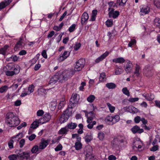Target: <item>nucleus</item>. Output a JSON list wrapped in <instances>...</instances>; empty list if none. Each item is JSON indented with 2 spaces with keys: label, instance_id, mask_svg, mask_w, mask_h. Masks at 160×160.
Returning <instances> with one entry per match:
<instances>
[{
  "label": "nucleus",
  "instance_id": "nucleus-3",
  "mask_svg": "<svg viewBox=\"0 0 160 160\" xmlns=\"http://www.w3.org/2000/svg\"><path fill=\"white\" fill-rule=\"evenodd\" d=\"M73 107L68 105V108L61 114L59 118V121L61 123H64L68 121L72 113V109Z\"/></svg>",
  "mask_w": 160,
  "mask_h": 160
},
{
  "label": "nucleus",
  "instance_id": "nucleus-24",
  "mask_svg": "<svg viewBox=\"0 0 160 160\" xmlns=\"http://www.w3.org/2000/svg\"><path fill=\"white\" fill-rule=\"evenodd\" d=\"M148 101H151L153 100L154 98V95L151 93H147L143 96Z\"/></svg>",
  "mask_w": 160,
  "mask_h": 160
},
{
  "label": "nucleus",
  "instance_id": "nucleus-37",
  "mask_svg": "<svg viewBox=\"0 0 160 160\" xmlns=\"http://www.w3.org/2000/svg\"><path fill=\"white\" fill-rule=\"evenodd\" d=\"M8 89V87L6 85L2 86L0 88V93H3L6 92Z\"/></svg>",
  "mask_w": 160,
  "mask_h": 160
},
{
  "label": "nucleus",
  "instance_id": "nucleus-62",
  "mask_svg": "<svg viewBox=\"0 0 160 160\" xmlns=\"http://www.w3.org/2000/svg\"><path fill=\"white\" fill-rule=\"evenodd\" d=\"M56 102H53L51 105V109L52 111H53L56 109Z\"/></svg>",
  "mask_w": 160,
  "mask_h": 160
},
{
  "label": "nucleus",
  "instance_id": "nucleus-14",
  "mask_svg": "<svg viewBox=\"0 0 160 160\" xmlns=\"http://www.w3.org/2000/svg\"><path fill=\"white\" fill-rule=\"evenodd\" d=\"M131 131L134 134L136 133L141 134L144 132L143 129L140 128L139 127L136 125L132 127L131 129Z\"/></svg>",
  "mask_w": 160,
  "mask_h": 160
},
{
  "label": "nucleus",
  "instance_id": "nucleus-38",
  "mask_svg": "<svg viewBox=\"0 0 160 160\" xmlns=\"http://www.w3.org/2000/svg\"><path fill=\"white\" fill-rule=\"evenodd\" d=\"M113 122L112 124L115 123L119 121L120 119V117L118 115H116L114 116H112Z\"/></svg>",
  "mask_w": 160,
  "mask_h": 160
},
{
  "label": "nucleus",
  "instance_id": "nucleus-60",
  "mask_svg": "<svg viewBox=\"0 0 160 160\" xmlns=\"http://www.w3.org/2000/svg\"><path fill=\"white\" fill-rule=\"evenodd\" d=\"M95 117L94 116H88L87 122L88 123H90L92 122V120Z\"/></svg>",
  "mask_w": 160,
  "mask_h": 160
},
{
  "label": "nucleus",
  "instance_id": "nucleus-21",
  "mask_svg": "<svg viewBox=\"0 0 160 160\" xmlns=\"http://www.w3.org/2000/svg\"><path fill=\"white\" fill-rule=\"evenodd\" d=\"M133 67V65L131 61H128L125 67V70L127 73L130 72Z\"/></svg>",
  "mask_w": 160,
  "mask_h": 160
},
{
  "label": "nucleus",
  "instance_id": "nucleus-43",
  "mask_svg": "<svg viewBox=\"0 0 160 160\" xmlns=\"http://www.w3.org/2000/svg\"><path fill=\"white\" fill-rule=\"evenodd\" d=\"M105 24L108 27H111L113 24L112 21L111 19H108L106 22Z\"/></svg>",
  "mask_w": 160,
  "mask_h": 160
},
{
  "label": "nucleus",
  "instance_id": "nucleus-28",
  "mask_svg": "<svg viewBox=\"0 0 160 160\" xmlns=\"http://www.w3.org/2000/svg\"><path fill=\"white\" fill-rule=\"evenodd\" d=\"M106 75L105 72H102L100 74L99 82H103L106 80Z\"/></svg>",
  "mask_w": 160,
  "mask_h": 160
},
{
  "label": "nucleus",
  "instance_id": "nucleus-18",
  "mask_svg": "<svg viewBox=\"0 0 160 160\" xmlns=\"http://www.w3.org/2000/svg\"><path fill=\"white\" fill-rule=\"evenodd\" d=\"M12 1V0H4L0 3V11L9 5Z\"/></svg>",
  "mask_w": 160,
  "mask_h": 160
},
{
  "label": "nucleus",
  "instance_id": "nucleus-32",
  "mask_svg": "<svg viewBox=\"0 0 160 160\" xmlns=\"http://www.w3.org/2000/svg\"><path fill=\"white\" fill-rule=\"evenodd\" d=\"M92 139V137L90 133H87L85 136V141L87 143L89 142Z\"/></svg>",
  "mask_w": 160,
  "mask_h": 160
},
{
  "label": "nucleus",
  "instance_id": "nucleus-56",
  "mask_svg": "<svg viewBox=\"0 0 160 160\" xmlns=\"http://www.w3.org/2000/svg\"><path fill=\"white\" fill-rule=\"evenodd\" d=\"M44 113V112L42 110H39L37 112V115L38 116H42Z\"/></svg>",
  "mask_w": 160,
  "mask_h": 160
},
{
  "label": "nucleus",
  "instance_id": "nucleus-20",
  "mask_svg": "<svg viewBox=\"0 0 160 160\" xmlns=\"http://www.w3.org/2000/svg\"><path fill=\"white\" fill-rule=\"evenodd\" d=\"M58 73H57L55 74L49 80V84L55 83L58 80H59V77L58 76Z\"/></svg>",
  "mask_w": 160,
  "mask_h": 160
},
{
  "label": "nucleus",
  "instance_id": "nucleus-8",
  "mask_svg": "<svg viewBox=\"0 0 160 160\" xmlns=\"http://www.w3.org/2000/svg\"><path fill=\"white\" fill-rule=\"evenodd\" d=\"M124 137L122 136L118 135L116 138H115L112 142V145L113 148L117 147L118 148V143H117V142H118L122 143L123 142Z\"/></svg>",
  "mask_w": 160,
  "mask_h": 160
},
{
  "label": "nucleus",
  "instance_id": "nucleus-41",
  "mask_svg": "<svg viewBox=\"0 0 160 160\" xmlns=\"http://www.w3.org/2000/svg\"><path fill=\"white\" fill-rule=\"evenodd\" d=\"M123 72V70L121 68H117L115 69V73L116 75L121 74Z\"/></svg>",
  "mask_w": 160,
  "mask_h": 160
},
{
  "label": "nucleus",
  "instance_id": "nucleus-42",
  "mask_svg": "<svg viewBox=\"0 0 160 160\" xmlns=\"http://www.w3.org/2000/svg\"><path fill=\"white\" fill-rule=\"evenodd\" d=\"M105 137V134L102 132H100L98 134V138L100 140H102Z\"/></svg>",
  "mask_w": 160,
  "mask_h": 160
},
{
  "label": "nucleus",
  "instance_id": "nucleus-2",
  "mask_svg": "<svg viewBox=\"0 0 160 160\" xmlns=\"http://www.w3.org/2000/svg\"><path fill=\"white\" fill-rule=\"evenodd\" d=\"M30 156V151H28L23 152L21 153L18 152L17 154H13L8 156L9 160H16L18 158V160H27L29 158Z\"/></svg>",
  "mask_w": 160,
  "mask_h": 160
},
{
  "label": "nucleus",
  "instance_id": "nucleus-53",
  "mask_svg": "<svg viewBox=\"0 0 160 160\" xmlns=\"http://www.w3.org/2000/svg\"><path fill=\"white\" fill-rule=\"evenodd\" d=\"M25 143V140L24 139H21L19 141V146L21 148H22L24 146Z\"/></svg>",
  "mask_w": 160,
  "mask_h": 160
},
{
  "label": "nucleus",
  "instance_id": "nucleus-16",
  "mask_svg": "<svg viewBox=\"0 0 160 160\" xmlns=\"http://www.w3.org/2000/svg\"><path fill=\"white\" fill-rule=\"evenodd\" d=\"M39 123H40L39 122V119L38 121L37 120L33 122L31 124V127L28 130V134H29L32 133V131H31L32 129H36L38 127Z\"/></svg>",
  "mask_w": 160,
  "mask_h": 160
},
{
  "label": "nucleus",
  "instance_id": "nucleus-51",
  "mask_svg": "<svg viewBox=\"0 0 160 160\" xmlns=\"http://www.w3.org/2000/svg\"><path fill=\"white\" fill-rule=\"evenodd\" d=\"M34 88V86L33 85L31 84L29 86L28 90L29 93H31L33 92Z\"/></svg>",
  "mask_w": 160,
  "mask_h": 160
},
{
  "label": "nucleus",
  "instance_id": "nucleus-48",
  "mask_svg": "<svg viewBox=\"0 0 160 160\" xmlns=\"http://www.w3.org/2000/svg\"><path fill=\"white\" fill-rule=\"evenodd\" d=\"M136 41L134 39H131V41L128 43V45L129 47H132V46L136 44Z\"/></svg>",
  "mask_w": 160,
  "mask_h": 160
},
{
  "label": "nucleus",
  "instance_id": "nucleus-47",
  "mask_svg": "<svg viewBox=\"0 0 160 160\" xmlns=\"http://www.w3.org/2000/svg\"><path fill=\"white\" fill-rule=\"evenodd\" d=\"M76 25L75 24H72L68 29V31L70 32H73L75 29Z\"/></svg>",
  "mask_w": 160,
  "mask_h": 160
},
{
  "label": "nucleus",
  "instance_id": "nucleus-23",
  "mask_svg": "<svg viewBox=\"0 0 160 160\" xmlns=\"http://www.w3.org/2000/svg\"><path fill=\"white\" fill-rule=\"evenodd\" d=\"M8 48V45H6L3 47L1 48L0 49V54H1L4 56H5Z\"/></svg>",
  "mask_w": 160,
  "mask_h": 160
},
{
  "label": "nucleus",
  "instance_id": "nucleus-25",
  "mask_svg": "<svg viewBox=\"0 0 160 160\" xmlns=\"http://www.w3.org/2000/svg\"><path fill=\"white\" fill-rule=\"evenodd\" d=\"M70 53L68 51H65L61 56H60V59H62V61H63L66 59L70 55Z\"/></svg>",
  "mask_w": 160,
  "mask_h": 160
},
{
  "label": "nucleus",
  "instance_id": "nucleus-26",
  "mask_svg": "<svg viewBox=\"0 0 160 160\" xmlns=\"http://www.w3.org/2000/svg\"><path fill=\"white\" fill-rule=\"evenodd\" d=\"M98 11L96 9H94L92 11V15L90 20V21H94L95 20Z\"/></svg>",
  "mask_w": 160,
  "mask_h": 160
},
{
  "label": "nucleus",
  "instance_id": "nucleus-27",
  "mask_svg": "<svg viewBox=\"0 0 160 160\" xmlns=\"http://www.w3.org/2000/svg\"><path fill=\"white\" fill-rule=\"evenodd\" d=\"M125 61V60L123 58L120 57L114 59L112 60V62H113L116 63H124Z\"/></svg>",
  "mask_w": 160,
  "mask_h": 160
},
{
  "label": "nucleus",
  "instance_id": "nucleus-44",
  "mask_svg": "<svg viewBox=\"0 0 160 160\" xmlns=\"http://www.w3.org/2000/svg\"><path fill=\"white\" fill-rule=\"evenodd\" d=\"M154 5L158 8L160 9V0H153Z\"/></svg>",
  "mask_w": 160,
  "mask_h": 160
},
{
  "label": "nucleus",
  "instance_id": "nucleus-40",
  "mask_svg": "<svg viewBox=\"0 0 160 160\" xmlns=\"http://www.w3.org/2000/svg\"><path fill=\"white\" fill-rule=\"evenodd\" d=\"M95 99L94 95H91L87 98V100L89 102H92Z\"/></svg>",
  "mask_w": 160,
  "mask_h": 160
},
{
  "label": "nucleus",
  "instance_id": "nucleus-52",
  "mask_svg": "<svg viewBox=\"0 0 160 160\" xmlns=\"http://www.w3.org/2000/svg\"><path fill=\"white\" fill-rule=\"evenodd\" d=\"M22 133H19L16 136H14L12 138V139L16 138L18 139H20L22 137Z\"/></svg>",
  "mask_w": 160,
  "mask_h": 160
},
{
  "label": "nucleus",
  "instance_id": "nucleus-36",
  "mask_svg": "<svg viewBox=\"0 0 160 160\" xmlns=\"http://www.w3.org/2000/svg\"><path fill=\"white\" fill-rule=\"evenodd\" d=\"M82 147V144L81 142H76L75 144L74 147L76 150H80Z\"/></svg>",
  "mask_w": 160,
  "mask_h": 160
},
{
  "label": "nucleus",
  "instance_id": "nucleus-4",
  "mask_svg": "<svg viewBox=\"0 0 160 160\" xmlns=\"http://www.w3.org/2000/svg\"><path fill=\"white\" fill-rule=\"evenodd\" d=\"M7 69L10 71H7L5 72L6 75L8 76H12L17 74L20 70V67L18 65L9 64L7 66Z\"/></svg>",
  "mask_w": 160,
  "mask_h": 160
},
{
  "label": "nucleus",
  "instance_id": "nucleus-34",
  "mask_svg": "<svg viewBox=\"0 0 160 160\" xmlns=\"http://www.w3.org/2000/svg\"><path fill=\"white\" fill-rule=\"evenodd\" d=\"M39 147L37 145L34 146L31 149V152L32 153H36L39 151Z\"/></svg>",
  "mask_w": 160,
  "mask_h": 160
},
{
  "label": "nucleus",
  "instance_id": "nucleus-39",
  "mask_svg": "<svg viewBox=\"0 0 160 160\" xmlns=\"http://www.w3.org/2000/svg\"><path fill=\"white\" fill-rule=\"evenodd\" d=\"M128 0H117V3H118L119 6H124Z\"/></svg>",
  "mask_w": 160,
  "mask_h": 160
},
{
  "label": "nucleus",
  "instance_id": "nucleus-12",
  "mask_svg": "<svg viewBox=\"0 0 160 160\" xmlns=\"http://www.w3.org/2000/svg\"><path fill=\"white\" fill-rule=\"evenodd\" d=\"M50 141V139L45 140V138H42L41 139V142L39 144V149L41 150L45 149L49 144Z\"/></svg>",
  "mask_w": 160,
  "mask_h": 160
},
{
  "label": "nucleus",
  "instance_id": "nucleus-22",
  "mask_svg": "<svg viewBox=\"0 0 160 160\" xmlns=\"http://www.w3.org/2000/svg\"><path fill=\"white\" fill-rule=\"evenodd\" d=\"M66 104L65 99L64 98H62L60 101L58 106V109L61 110L63 108Z\"/></svg>",
  "mask_w": 160,
  "mask_h": 160
},
{
  "label": "nucleus",
  "instance_id": "nucleus-6",
  "mask_svg": "<svg viewBox=\"0 0 160 160\" xmlns=\"http://www.w3.org/2000/svg\"><path fill=\"white\" fill-rule=\"evenodd\" d=\"M79 96L77 93H73L71 98L69 100L68 105L71 106V107L74 108L77 106L78 104Z\"/></svg>",
  "mask_w": 160,
  "mask_h": 160
},
{
  "label": "nucleus",
  "instance_id": "nucleus-45",
  "mask_svg": "<svg viewBox=\"0 0 160 160\" xmlns=\"http://www.w3.org/2000/svg\"><path fill=\"white\" fill-rule=\"evenodd\" d=\"M122 91L123 93L124 94L127 95L128 96H129L130 93L127 88H123L122 89Z\"/></svg>",
  "mask_w": 160,
  "mask_h": 160
},
{
  "label": "nucleus",
  "instance_id": "nucleus-46",
  "mask_svg": "<svg viewBox=\"0 0 160 160\" xmlns=\"http://www.w3.org/2000/svg\"><path fill=\"white\" fill-rule=\"evenodd\" d=\"M39 55H40L39 54H38L37 55V58H34L32 59L31 62V64L32 65H34L36 62L37 61L39 58Z\"/></svg>",
  "mask_w": 160,
  "mask_h": 160
},
{
  "label": "nucleus",
  "instance_id": "nucleus-7",
  "mask_svg": "<svg viewBox=\"0 0 160 160\" xmlns=\"http://www.w3.org/2000/svg\"><path fill=\"white\" fill-rule=\"evenodd\" d=\"M57 73H58V75L59 78V82H63L65 81L68 77V75L66 71H63L61 72L60 71H59Z\"/></svg>",
  "mask_w": 160,
  "mask_h": 160
},
{
  "label": "nucleus",
  "instance_id": "nucleus-50",
  "mask_svg": "<svg viewBox=\"0 0 160 160\" xmlns=\"http://www.w3.org/2000/svg\"><path fill=\"white\" fill-rule=\"evenodd\" d=\"M88 124L87 125V127L89 129H92V128L94 125L96 124V122L95 121H93L92 122H90V123H88Z\"/></svg>",
  "mask_w": 160,
  "mask_h": 160
},
{
  "label": "nucleus",
  "instance_id": "nucleus-58",
  "mask_svg": "<svg viewBox=\"0 0 160 160\" xmlns=\"http://www.w3.org/2000/svg\"><path fill=\"white\" fill-rule=\"evenodd\" d=\"M141 120L140 117L139 116H137L134 118V122L136 123H138Z\"/></svg>",
  "mask_w": 160,
  "mask_h": 160
},
{
  "label": "nucleus",
  "instance_id": "nucleus-19",
  "mask_svg": "<svg viewBox=\"0 0 160 160\" xmlns=\"http://www.w3.org/2000/svg\"><path fill=\"white\" fill-rule=\"evenodd\" d=\"M88 15L87 13L84 12L82 14V18L81 23L82 25H83L85 23H87V21L88 19Z\"/></svg>",
  "mask_w": 160,
  "mask_h": 160
},
{
  "label": "nucleus",
  "instance_id": "nucleus-11",
  "mask_svg": "<svg viewBox=\"0 0 160 160\" xmlns=\"http://www.w3.org/2000/svg\"><path fill=\"white\" fill-rule=\"evenodd\" d=\"M140 14L143 16L148 14L150 11V8L148 6L145 5H142L140 7Z\"/></svg>",
  "mask_w": 160,
  "mask_h": 160
},
{
  "label": "nucleus",
  "instance_id": "nucleus-63",
  "mask_svg": "<svg viewBox=\"0 0 160 160\" xmlns=\"http://www.w3.org/2000/svg\"><path fill=\"white\" fill-rule=\"evenodd\" d=\"M67 13V11H65L64 13L62 14V16L59 19V21L60 22L62 21L63 19L65 17Z\"/></svg>",
  "mask_w": 160,
  "mask_h": 160
},
{
  "label": "nucleus",
  "instance_id": "nucleus-54",
  "mask_svg": "<svg viewBox=\"0 0 160 160\" xmlns=\"http://www.w3.org/2000/svg\"><path fill=\"white\" fill-rule=\"evenodd\" d=\"M81 46V44L80 43H77L76 44L74 47V49L75 51H77L79 49Z\"/></svg>",
  "mask_w": 160,
  "mask_h": 160
},
{
  "label": "nucleus",
  "instance_id": "nucleus-35",
  "mask_svg": "<svg viewBox=\"0 0 160 160\" xmlns=\"http://www.w3.org/2000/svg\"><path fill=\"white\" fill-rule=\"evenodd\" d=\"M140 67L139 65L137 64L136 66L135 71L134 72V74L136 75V76L138 77L140 75Z\"/></svg>",
  "mask_w": 160,
  "mask_h": 160
},
{
  "label": "nucleus",
  "instance_id": "nucleus-61",
  "mask_svg": "<svg viewBox=\"0 0 160 160\" xmlns=\"http://www.w3.org/2000/svg\"><path fill=\"white\" fill-rule=\"evenodd\" d=\"M36 135L34 134H32L28 137V139L30 141L33 140L36 138Z\"/></svg>",
  "mask_w": 160,
  "mask_h": 160
},
{
  "label": "nucleus",
  "instance_id": "nucleus-31",
  "mask_svg": "<svg viewBox=\"0 0 160 160\" xmlns=\"http://www.w3.org/2000/svg\"><path fill=\"white\" fill-rule=\"evenodd\" d=\"M154 24L155 26L160 29V18H156L154 20Z\"/></svg>",
  "mask_w": 160,
  "mask_h": 160
},
{
  "label": "nucleus",
  "instance_id": "nucleus-15",
  "mask_svg": "<svg viewBox=\"0 0 160 160\" xmlns=\"http://www.w3.org/2000/svg\"><path fill=\"white\" fill-rule=\"evenodd\" d=\"M109 53L108 51H106L103 54H102L100 56L98 57L95 60V62L98 63L102 61L108 55Z\"/></svg>",
  "mask_w": 160,
  "mask_h": 160
},
{
  "label": "nucleus",
  "instance_id": "nucleus-64",
  "mask_svg": "<svg viewBox=\"0 0 160 160\" xmlns=\"http://www.w3.org/2000/svg\"><path fill=\"white\" fill-rule=\"evenodd\" d=\"M41 67V65L39 63L36 64L34 67V70L35 71H37Z\"/></svg>",
  "mask_w": 160,
  "mask_h": 160
},
{
  "label": "nucleus",
  "instance_id": "nucleus-29",
  "mask_svg": "<svg viewBox=\"0 0 160 160\" xmlns=\"http://www.w3.org/2000/svg\"><path fill=\"white\" fill-rule=\"evenodd\" d=\"M68 132V130L66 127L62 128L58 131V134L59 135L66 134Z\"/></svg>",
  "mask_w": 160,
  "mask_h": 160
},
{
  "label": "nucleus",
  "instance_id": "nucleus-1",
  "mask_svg": "<svg viewBox=\"0 0 160 160\" xmlns=\"http://www.w3.org/2000/svg\"><path fill=\"white\" fill-rule=\"evenodd\" d=\"M6 122L9 127H16L18 125L20 122L18 117L13 112L8 113L6 115Z\"/></svg>",
  "mask_w": 160,
  "mask_h": 160
},
{
  "label": "nucleus",
  "instance_id": "nucleus-9",
  "mask_svg": "<svg viewBox=\"0 0 160 160\" xmlns=\"http://www.w3.org/2000/svg\"><path fill=\"white\" fill-rule=\"evenodd\" d=\"M51 118V116L49 113H46L43 116L39 119L40 123L43 124L49 122Z\"/></svg>",
  "mask_w": 160,
  "mask_h": 160
},
{
  "label": "nucleus",
  "instance_id": "nucleus-59",
  "mask_svg": "<svg viewBox=\"0 0 160 160\" xmlns=\"http://www.w3.org/2000/svg\"><path fill=\"white\" fill-rule=\"evenodd\" d=\"M41 55L43 58L47 59L48 58L46 51L45 50H43L41 53Z\"/></svg>",
  "mask_w": 160,
  "mask_h": 160
},
{
  "label": "nucleus",
  "instance_id": "nucleus-10",
  "mask_svg": "<svg viewBox=\"0 0 160 160\" xmlns=\"http://www.w3.org/2000/svg\"><path fill=\"white\" fill-rule=\"evenodd\" d=\"M23 38H20L19 40L17 42L14 48L15 51H17L20 49H22L24 46L25 43L23 42Z\"/></svg>",
  "mask_w": 160,
  "mask_h": 160
},
{
  "label": "nucleus",
  "instance_id": "nucleus-30",
  "mask_svg": "<svg viewBox=\"0 0 160 160\" xmlns=\"http://www.w3.org/2000/svg\"><path fill=\"white\" fill-rule=\"evenodd\" d=\"M106 87L109 89H113L116 87V85L113 83H108L106 84Z\"/></svg>",
  "mask_w": 160,
  "mask_h": 160
},
{
  "label": "nucleus",
  "instance_id": "nucleus-57",
  "mask_svg": "<svg viewBox=\"0 0 160 160\" xmlns=\"http://www.w3.org/2000/svg\"><path fill=\"white\" fill-rule=\"evenodd\" d=\"M158 149V145H154L150 149V150L151 151L155 152Z\"/></svg>",
  "mask_w": 160,
  "mask_h": 160
},
{
  "label": "nucleus",
  "instance_id": "nucleus-17",
  "mask_svg": "<svg viewBox=\"0 0 160 160\" xmlns=\"http://www.w3.org/2000/svg\"><path fill=\"white\" fill-rule=\"evenodd\" d=\"M142 143L141 141H136L133 144V148L135 150H137L138 149H140L142 148Z\"/></svg>",
  "mask_w": 160,
  "mask_h": 160
},
{
  "label": "nucleus",
  "instance_id": "nucleus-55",
  "mask_svg": "<svg viewBox=\"0 0 160 160\" xmlns=\"http://www.w3.org/2000/svg\"><path fill=\"white\" fill-rule=\"evenodd\" d=\"M62 145L61 144H60L58 145L56 148H55V151L57 152L62 150Z\"/></svg>",
  "mask_w": 160,
  "mask_h": 160
},
{
  "label": "nucleus",
  "instance_id": "nucleus-5",
  "mask_svg": "<svg viewBox=\"0 0 160 160\" xmlns=\"http://www.w3.org/2000/svg\"><path fill=\"white\" fill-rule=\"evenodd\" d=\"M85 61L83 59H79L76 63V65L74 68V70H72L69 72V73L73 75L75 73V71H79L81 70L84 67Z\"/></svg>",
  "mask_w": 160,
  "mask_h": 160
},
{
  "label": "nucleus",
  "instance_id": "nucleus-33",
  "mask_svg": "<svg viewBox=\"0 0 160 160\" xmlns=\"http://www.w3.org/2000/svg\"><path fill=\"white\" fill-rule=\"evenodd\" d=\"M77 126V124L76 123L71 122L68 124L67 127L68 128L73 129L76 128Z\"/></svg>",
  "mask_w": 160,
  "mask_h": 160
},
{
  "label": "nucleus",
  "instance_id": "nucleus-13",
  "mask_svg": "<svg viewBox=\"0 0 160 160\" xmlns=\"http://www.w3.org/2000/svg\"><path fill=\"white\" fill-rule=\"evenodd\" d=\"M108 14L110 18L112 17L113 18H116L119 15V12L118 11L114 12V9L112 8H108Z\"/></svg>",
  "mask_w": 160,
  "mask_h": 160
},
{
  "label": "nucleus",
  "instance_id": "nucleus-49",
  "mask_svg": "<svg viewBox=\"0 0 160 160\" xmlns=\"http://www.w3.org/2000/svg\"><path fill=\"white\" fill-rule=\"evenodd\" d=\"M14 141L12 139H10L8 142V147L10 149H12L13 148Z\"/></svg>",
  "mask_w": 160,
  "mask_h": 160
}]
</instances>
